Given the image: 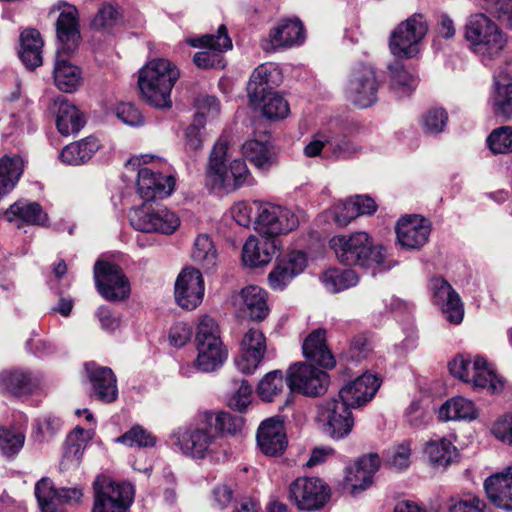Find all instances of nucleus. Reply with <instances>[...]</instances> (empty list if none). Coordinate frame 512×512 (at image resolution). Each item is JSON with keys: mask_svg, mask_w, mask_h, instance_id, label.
I'll list each match as a JSON object with an SVG mask.
<instances>
[{"mask_svg": "<svg viewBox=\"0 0 512 512\" xmlns=\"http://www.w3.org/2000/svg\"><path fill=\"white\" fill-rule=\"evenodd\" d=\"M179 76L178 68L169 60L150 61L139 72L138 86L143 100L155 108H169L170 94Z\"/></svg>", "mask_w": 512, "mask_h": 512, "instance_id": "f257e3e1", "label": "nucleus"}, {"mask_svg": "<svg viewBox=\"0 0 512 512\" xmlns=\"http://www.w3.org/2000/svg\"><path fill=\"white\" fill-rule=\"evenodd\" d=\"M330 248L337 260L345 266L374 268L384 263L386 250L382 245L374 244L366 232L350 235H337L330 239Z\"/></svg>", "mask_w": 512, "mask_h": 512, "instance_id": "f03ea898", "label": "nucleus"}, {"mask_svg": "<svg viewBox=\"0 0 512 512\" xmlns=\"http://www.w3.org/2000/svg\"><path fill=\"white\" fill-rule=\"evenodd\" d=\"M227 152L228 141L221 137L215 143L210 153L206 171L207 178L212 187L229 193L245 185H253L254 178L244 160L235 159L227 167Z\"/></svg>", "mask_w": 512, "mask_h": 512, "instance_id": "7ed1b4c3", "label": "nucleus"}, {"mask_svg": "<svg viewBox=\"0 0 512 512\" xmlns=\"http://www.w3.org/2000/svg\"><path fill=\"white\" fill-rule=\"evenodd\" d=\"M197 357L194 366L202 372H213L219 369L228 357L218 323L210 316L201 318L195 337Z\"/></svg>", "mask_w": 512, "mask_h": 512, "instance_id": "20e7f679", "label": "nucleus"}, {"mask_svg": "<svg viewBox=\"0 0 512 512\" xmlns=\"http://www.w3.org/2000/svg\"><path fill=\"white\" fill-rule=\"evenodd\" d=\"M171 438L184 455L193 459H204L212 453V446L216 440L211 427L210 411L199 413L195 423L179 427Z\"/></svg>", "mask_w": 512, "mask_h": 512, "instance_id": "39448f33", "label": "nucleus"}, {"mask_svg": "<svg viewBox=\"0 0 512 512\" xmlns=\"http://www.w3.org/2000/svg\"><path fill=\"white\" fill-rule=\"evenodd\" d=\"M94 504L91 512H127L134 500V486L98 475L93 482Z\"/></svg>", "mask_w": 512, "mask_h": 512, "instance_id": "423d86ee", "label": "nucleus"}, {"mask_svg": "<svg viewBox=\"0 0 512 512\" xmlns=\"http://www.w3.org/2000/svg\"><path fill=\"white\" fill-rule=\"evenodd\" d=\"M129 220L134 229L145 233L172 234L180 225L175 212L149 202L134 209Z\"/></svg>", "mask_w": 512, "mask_h": 512, "instance_id": "0eeeda50", "label": "nucleus"}, {"mask_svg": "<svg viewBox=\"0 0 512 512\" xmlns=\"http://www.w3.org/2000/svg\"><path fill=\"white\" fill-rule=\"evenodd\" d=\"M299 225L298 216L289 208L264 203L257 207L255 229L265 238L276 239L280 234H286Z\"/></svg>", "mask_w": 512, "mask_h": 512, "instance_id": "6e6552de", "label": "nucleus"}, {"mask_svg": "<svg viewBox=\"0 0 512 512\" xmlns=\"http://www.w3.org/2000/svg\"><path fill=\"white\" fill-rule=\"evenodd\" d=\"M93 274L96 289L105 300L118 302L129 297L130 283L119 265L97 260Z\"/></svg>", "mask_w": 512, "mask_h": 512, "instance_id": "1a4fd4ad", "label": "nucleus"}, {"mask_svg": "<svg viewBox=\"0 0 512 512\" xmlns=\"http://www.w3.org/2000/svg\"><path fill=\"white\" fill-rule=\"evenodd\" d=\"M329 498L330 487L317 477H298L288 488V499L299 510H319Z\"/></svg>", "mask_w": 512, "mask_h": 512, "instance_id": "9d476101", "label": "nucleus"}, {"mask_svg": "<svg viewBox=\"0 0 512 512\" xmlns=\"http://www.w3.org/2000/svg\"><path fill=\"white\" fill-rule=\"evenodd\" d=\"M351 407L337 397L324 400L319 405L322 432L333 440L346 438L354 427Z\"/></svg>", "mask_w": 512, "mask_h": 512, "instance_id": "9b49d317", "label": "nucleus"}, {"mask_svg": "<svg viewBox=\"0 0 512 512\" xmlns=\"http://www.w3.org/2000/svg\"><path fill=\"white\" fill-rule=\"evenodd\" d=\"M329 384L328 373L311 364L298 362L287 372V386L305 396L319 397L327 391Z\"/></svg>", "mask_w": 512, "mask_h": 512, "instance_id": "f8f14e48", "label": "nucleus"}, {"mask_svg": "<svg viewBox=\"0 0 512 512\" xmlns=\"http://www.w3.org/2000/svg\"><path fill=\"white\" fill-rule=\"evenodd\" d=\"M186 42L195 48H201L193 56V63L200 69L213 68L220 62V53L232 48L229 34H202L198 38H188Z\"/></svg>", "mask_w": 512, "mask_h": 512, "instance_id": "ddd939ff", "label": "nucleus"}, {"mask_svg": "<svg viewBox=\"0 0 512 512\" xmlns=\"http://www.w3.org/2000/svg\"><path fill=\"white\" fill-rule=\"evenodd\" d=\"M35 496L41 512H62L59 505L78 503L83 493L77 487L57 489L50 478L44 477L35 485Z\"/></svg>", "mask_w": 512, "mask_h": 512, "instance_id": "4468645a", "label": "nucleus"}, {"mask_svg": "<svg viewBox=\"0 0 512 512\" xmlns=\"http://www.w3.org/2000/svg\"><path fill=\"white\" fill-rule=\"evenodd\" d=\"M378 82L372 67L361 64L352 72L348 92L351 101L360 108H367L377 101Z\"/></svg>", "mask_w": 512, "mask_h": 512, "instance_id": "2eb2a0df", "label": "nucleus"}, {"mask_svg": "<svg viewBox=\"0 0 512 512\" xmlns=\"http://www.w3.org/2000/svg\"><path fill=\"white\" fill-rule=\"evenodd\" d=\"M204 290V280L200 270L184 268L175 282V300L180 307L193 310L201 304Z\"/></svg>", "mask_w": 512, "mask_h": 512, "instance_id": "dca6fc26", "label": "nucleus"}, {"mask_svg": "<svg viewBox=\"0 0 512 512\" xmlns=\"http://www.w3.org/2000/svg\"><path fill=\"white\" fill-rule=\"evenodd\" d=\"M381 383L382 379L376 374L365 372L343 386L337 398L351 408L362 407L373 399Z\"/></svg>", "mask_w": 512, "mask_h": 512, "instance_id": "f3484780", "label": "nucleus"}, {"mask_svg": "<svg viewBox=\"0 0 512 512\" xmlns=\"http://www.w3.org/2000/svg\"><path fill=\"white\" fill-rule=\"evenodd\" d=\"M380 466L381 460L376 453H369L359 457L353 466L346 468L345 488L352 495L366 490L372 485L374 475Z\"/></svg>", "mask_w": 512, "mask_h": 512, "instance_id": "a211bd4d", "label": "nucleus"}, {"mask_svg": "<svg viewBox=\"0 0 512 512\" xmlns=\"http://www.w3.org/2000/svg\"><path fill=\"white\" fill-rule=\"evenodd\" d=\"M240 354L235 364L243 374H252L260 365L266 352V338L259 329L251 328L243 336Z\"/></svg>", "mask_w": 512, "mask_h": 512, "instance_id": "6ab92c4d", "label": "nucleus"}, {"mask_svg": "<svg viewBox=\"0 0 512 512\" xmlns=\"http://www.w3.org/2000/svg\"><path fill=\"white\" fill-rule=\"evenodd\" d=\"M433 303L440 306L446 319L452 324H460L464 317V306L459 294L442 277L431 280Z\"/></svg>", "mask_w": 512, "mask_h": 512, "instance_id": "aec40b11", "label": "nucleus"}, {"mask_svg": "<svg viewBox=\"0 0 512 512\" xmlns=\"http://www.w3.org/2000/svg\"><path fill=\"white\" fill-rule=\"evenodd\" d=\"M257 445L266 456L281 455L288 444L284 423L278 416L270 417L261 422L256 435Z\"/></svg>", "mask_w": 512, "mask_h": 512, "instance_id": "412c9836", "label": "nucleus"}, {"mask_svg": "<svg viewBox=\"0 0 512 512\" xmlns=\"http://www.w3.org/2000/svg\"><path fill=\"white\" fill-rule=\"evenodd\" d=\"M307 266V257L303 251H292L277 262L268 274L269 287L274 291H282L291 280L303 272Z\"/></svg>", "mask_w": 512, "mask_h": 512, "instance_id": "4be33fe9", "label": "nucleus"}, {"mask_svg": "<svg viewBox=\"0 0 512 512\" xmlns=\"http://www.w3.org/2000/svg\"><path fill=\"white\" fill-rule=\"evenodd\" d=\"M396 235L402 247L420 249L423 247L431 232L430 222L418 215L402 217L396 225Z\"/></svg>", "mask_w": 512, "mask_h": 512, "instance_id": "5701e85b", "label": "nucleus"}, {"mask_svg": "<svg viewBox=\"0 0 512 512\" xmlns=\"http://www.w3.org/2000/svg\"><path fill=\"white\" fill-rule=\"evenodd\" d=\"M175 187V178L172 175H163L153 172L147 167L138 170L137 188L145 203L157 198L169 196Z\"/></svg>", "mask_w": 512, "mask_h": 512, "instance_id": "b1692460", "label": "nucleus"}, {"mask_svg": "<svg viewBox=\"0 0 512 512\" xmlns=\"http://www.w3.org/2000/svg\"><path fill=\"white\" fill-rule=\"evenodd\" d=\"M87 377L92 386V396L104 403L114 402L118 397L117 379L109 367L94 362L85 364Z\"/></svg>", "mask_w": 512, "mask_h": 512, "instance_id": "393cba45", "label": "nucleus"}, {"mask_svg": "<svg viewBox=\"0 0 512 512\" xmlns=\"http://www.w3.org/2000/svg\"><path fill=\"white\" fill-rule=\"evenodd\" d=\"M484 489L495 506L512 511V466L489 476L484 482Z\"/></svg>", "mask_w": 512, "mask_h": 512, "instance_id": "a878e982", "label": "nucleus"}, {"mask_svg": "<svg viewBox=\"0 0 512 512\" xmlns=\"http://www.w3.org/2000/svg\"><path fill=\"white\" fill-rule=\"evenodd\" d=\"M303 355L310 362L324 369H332L336 360L326 343V330L317 328L310 332L302 345Z\"/></svg>", "mask_w": 512, "mask_h": 512, "instance_id": "bb28decb", "label": "nucleus"}, {"mask_svg": "<svg viewBox=\"0 0 512 512\" xmlns=\"http://www.w3.org/2000/svg\"><path fill=\"white\" fill-rule=\"evenodd\" d=\"M276 250L277 239L250 236L243 245V263L249 267L267 265L272 260Z\"/></svg>", "mask_w": 512, "mask_h": 512, "instance_id": "cd10ccee", "label": "nucleus"}, {"mask_svg": "<svg viewBox=\"0 0 512 512\" xmlns=\"http://www.w3.org/2000/svg\"><path fill=\"white\" fill-rule=\"evenodd\" d=\"M56 113V128L62 136L78 134L85 126L86 120L82 111L64 98L54 102Z\"/></svg>", "mask_w": 512, "mask_h": 512, "instance_id": "c85d7f7f", "label": "nucleus"}, {"mask_svg": "<svg viewBox=\"0 0 512 512\" xmlns=\"http://www.w3.org/2000/svg\"><path fill=\"white\" fill-rule=\"evenodd\" d=\"M38 385V380L27 370L10 369L0 373V387L14 397L30 395Z\"/></svg>", "mask_w": 512, "mask_h": 512, "instance_id": "c756f323", "label": "nucleus"}, {"mask_svg": "<svg viewBox=\"0 0 512 512\" xmlns=\"http://www.w3.org/2000/svg\"><path fill=\"white\" fill-rule=\"evenodd\" d=\"M47 17L54 23L57 33L80 32V15L74 4L58 0L50 6Z\"/></svg>", "mask_w": 512, "mask_h": 512, "instance_id": "7c9ffc66", "label": "nucleus"}, {"mask_svg": "<svg viewBox=\"0 0 512 512\" xmlns=\"http://www.w3.org/2000/svg\"><path fill=\"white\" fill-rule=\"evenodd\" d=\"M101 146L98 138L88 136L66 145L60 153V159L68 165H83L93 158Z\"/></svg>", "mask_w": 512, "mask_h": 512, "instance_id": "2f4dec72", "label": "nucleus"}, {"mask_svg": "<svg viewBox=\"0 0 512 512\" xmlns=\"http://www.w3.org/2000/svg\"><path fill=\"white\" fill-rule=\"evenodd\" d=\"M470 49L482 58L483 63L497 57L507 43L506 34H464Z\"/></svg>", "mask_w": 512, "mask_h": 512, "instance_id": "473e14b6", "label": "nucleus"}, {"mask_svg": "<svg viewBox=\"0 0 512 512\" xmlns=\"http://www.w3.org/2000/svg\"><path fill=\"white\" fill-rule=\"evenodd\" d=\"M44 41L41 34H20L17 54L29 71H35L43 64Z\"/></svg>", "mask_w": 512, "mask_h": 512, "instance_id": "72a5a7b5", "label": "nucleus"}, {"mask_svg": "<svg viewBox=\"0 0 512 512\" xmlns=\"http://www.w3.org/2000/svg\"><path fill=\"white\" fill-rule=\"evenodd\" d=\"M5 216L9 222L18 218L28 225L35 226H46L49 220L48 214L39 203L26 200H19L12 204L5 211Z\"/></svg>", "mask_w": 512, "mask_h": 512, "instance_id": "f704fd0d", "label": "nucleus"}, {"mask_svg": "<svg viewBox=\"0 0 512 512\" xmlns=\"http://www.w3.org/2000/svg\"><path fill=\"white\" fill-rule=\"evenodd\" d=\"M473 374L470 378L472 386L477 389H485L491 394L499 393L504 387L499 377L487 360L483 357H476L473 362Z\"/></svg>", "mask_w": 512, "mask_h": 512, "instance_id": "c9c22d12", "label": "nucleus"}, {"mask_svg": "<svg viewBox=\"0 0 512 512\" xmlns=\"http://www.w3.org/2000/svg\"><path fill=\"white\" fill-rule=\"evenodd\" d=\"M240 297L243 302V311L251 320L261 321L269 313L267 293L256 285H250L241 290Z\"/></svg>", "mask_w": 512, "mask_h": 512, "instance_id": "e433bc0d", "label": "nucleus"}, {"mask_svg": "<svg viewBox=\"0 0 512 512\" xmlns=\"http://www.w3.org/2000/svg\"><path fill=\"white\" fill-rule=\"evenodd\" d=\"M24 172V161L19 155L0 158V200L16 186Z\"/></svg>", "mask_w": 512, "mask_h": 512, "instance_id": "4c0bfd02", "label": "nucleus"}, {"mask_svg": "<svg viewBox=\"0 0 512 512\" xmlns=\"http://www.w3.org/2000/svg\"><path fill=\"white\" fill-rule=\"evenodd\" d=\"M53 76L57 88L65 93L76 91L82 82L80 68L65 58L55 59Z\"/></svg>", "mask_w": 512, "mask_h": 512, "instance_id": "58836bf2", "label": "nucleus"}, {"mask_svg": "<svg viewBox=\"0 0 512 512\" xmlns=\"http://www.w3.org/2000/svg\"><path fill=\"white\" fill-rule=\"evenodd\" d=\"M250 104L255 109H260L263 116L270 120L284 119L290 113L287 100L274 90L259 96L255 101H250Z\"/></svg>", "mask_w": 512, "mask_h": 512, "instance_id": "ea45409f", "label": "nucleus"}, {"mask_svg": "<svg viewBox=\"0 0 512 512\" xmlns=\"http://www.w3.org/2000/svg\"><path fill=\"white\" fill-rule=\"evenodd\" d=\"M243 156L258 170L268 171L276 163V154L272 148L258 140L246 141L242 146Z\"/></svg>", "mask_w": 512, "mask_h": 512, "instance_id": "a19ab883", "label": "nucleus"}, {"mask_svg": "<svg viewBox=\"0 0 512 512\" xmlns=\"http://www.w3.org/2000/svg\"><path fill=\"white\" fill-rule=\"evenodd\" d=\"M191 257L205 272L214 269L218 262V253L209 235H198L194 241Z\"/></svg>", "mask_w": 512, "mask_h": 512, "instance_id": "79ce46f5", "label": "nucleus"}, {"mask_svg": "<svg viewBox=\"0 0 512 512\" xmlns=\"http://www.w3.org/2000/svg\"><path fill=\"white\" fill-rule=\"evenodd\" d=\"M276 72L277 69L271 64H261L255 68L247 85L249 101H255L259 96L273 90L272 77Z\"/></svg>", "mask_w": 512, "mask_h": 512, "instance_id": "37998d69", "label": "nucleus"}, {"mask_svg": "<svg viewBox=\"0 0 512 512\" xmlns=\"http://www.w3.org/2000/svg\"><path fill=\"white\" fill-rule=\"evenodd\" d=\"M476 417L474 403L464 397L458 396L446 401L439 409V418L449 420H472Z\"/></svg>", "mask_w": 512, "mask_h": 512, "instance_id": "c03bdc74", "label": "nucleus"}, {"mask_svg": "<svg viewBox=\"0 0 512 512\" xmlns=\"http://www.w3.org/2000/svg\"><path fill=\"white\" fill-rule=\"evenodd\" d=\"M211 427L216 436H235L240 433L245 425V419L241 415L231 414L226 411L213 413L210 411Z\"/></svg>", "mask_w": 512, "mask_h": 512, "instance_id": "a18cd8bd", "label": "nucleus"}, {"mask_svg": "<svg viewBox=\"0 0 512 512\" xmlns=\"http://www.w3.org/2000/svg\"><path fill=\"white\" fill-rule=\"evenodd\" d=\"M123 20V9L116 2H103L90 22L95 31L114 28Z\"/></svg>", "mask_w": 512, "mask_h": 512, "instance_id": "49530a36", "label": "nucleus"}, {"mask_svg": "<svg viewBox=\"0 0 512 512\" xmlns=\"http://www.w3.org/2000/svg\"><path fill=\"white\" fill-rule=\"evenodd\" d=\"M359 281L358 274L352 269H329L322 275L325 288L331 293H337L355 286Z\"/></svg>", "mask_w": 512, "mask_h": 512, "instance_id": "de8ad7c7", "label": "nucleus"}, {"mask_svg": "<svg viewBox=\"0 0 512 512\" xmlns=\"http://www.w3.org/2000/svg\"><path fill=\"white\" fill-rule=\"evenodd\" d=\"M425 34H391L389 48L398 59L412 58L419 53V43Z\"/></svg>", "mask_w": 512, "mask_h": 512, "instance_id": "09e8293b", "label": "nucleus"}, {"mask_svg": "<svg viewBox=\"0 0 512 512\" xmlns=\"http://www.w3.org/2000/svg\"><path fill=\"white\" fill-rule=\"evenodd\" d=\"M391 74V86L400 97L410 96L418 85V80L408 73L403 64L396 60L388 66Z\"/></svg>", "mask_w": 512, "mask_h": 512, "instance_id": "8fccbe9b", "label": "nucleus"}, {"mask_svg": "<svg viewBox=\"0 0 512 512\" xmlns=\"http://www.w3.org/2000/svg\"><path fill=\"white\" fill-rule=\"evenodd\" d=\"M285 386H287V378H284L283 372L273 370L261 379L257 386V394L262 401L271 402L283 392Z\"/></svg>", "mask_w": 512, "mask_h": 512, "instance_id": "3c124183", "label": "nucleus"}, {"mask_svg": "<svg viewBox=\"0 0 512 512\" xmlns=\"http://www.w3.org/2000/svg\"><path fill=\"white\" fill-rule=\"evenodd\" d=\"M425 452L433 465L446 467L456 455V448L451 441L442 438L429 442Z\"/></svg>", "mask_w": 512, "mask_h": 512, "instance_id": "603ef678", "label": "nucleus"}, {"mask_svg": "<svg viewBox=\"0 0 512 512\" xmlns=\"http://www.w3.org/2000/svg\"><path fill=\"white\" fill-rule=\"evenodd\" d=\"M493 110L495 115L502 117L504 120L512 119V81L507 83L496 82Z\"/></svg>", "mask_w": 512, "mask_h": 512, "instance_id": "864d4df0", "label": "nucleus"}, {"mask_svg": "<svg viewBox=\"0 0 512 512\" xmlns=\"http://www.w3.org/2000/svg\"><path fill=\"white\" fill-rule=\"evenodd\" d=\"M90 436L82 427H75L66 437L64 442V457L80 461Z\"/></svg>", "mask_w": 512, "mask_h": 512, "instance_id": "5fc2aeb1", "label": "nucleus"}, {"mask_svg": "<svg viewBox=\"0 0 512 512\" xmlns=\"http://www.w3.org/2000/svg\"><path fill=\"white\" fill-rule=\"evenodd\" d=\"M306 34H267L261 40V47L265 52L273 53L292 47L300 46L304 43Z\"/></svg>", "mask_w": 512, "mask_h": 512, "instance_id": "6e6d98bb", "label": "nucleus"}, {"mask_svg": "<svg viewBox=\"0 0 512 512\" xmlns=\"http://www.w3.org/2000/svg\"><path fill=\"white\" fill-rule=\"evenodd\" d=\"M116 442L129 447L148 448L156 444V437L141 425H134L116 439Z\"/></svg>", "mask_w": 512, "mask_h": 512, "instance_id": "4d7b16f0", "label": "nucleus"}, {"mask_svg": "<svg viewBox=\"0 0 512 512\" xmlns=\"http://www.w3.org/2000/svg\"><path fill=\"white\" fill-rule=\"evenodd\" d=\"M486 143L493 154L512 153V127L494 129L487 137Z\"/></svg>", "mask_w": 512, "mask_h": 512, "instance_id": "13d9d810", "label": "nucleus"}, {"mask_svg": "<svg viewBox=\"0 0 512 512\" xmlns=\"http://www.w3.org/2000/svg\"><path fill=\"white\" fill-rule=\"evenodd\" d=\"M25 443V434L20 430L0 428V451L11 458L17 455Z\"/></svg>", "mask_w": 512, "mask_h": 512, "instance_id": "bf43d9fd", "label": "nucleus"}, {"mask_svg": "<svg viewBox=\"0 0 512 512\" xmlns=\"http://www.w3.org/2000/svg\"><path fill=\"white\" fill-rule=\"evenodd\" d=\"M236 390L228 399V406L240 413L244 412L251 403L252 386L246 379L233 380Z\"/></svg>", "mask_w": 512, "mask_h": 512, "instance_id": "052dcab7", "label": "nucleus"}, {"mask_svg": "<svg viewBox=\"0 0 512 512\" xmlns=\"http://www.w3.org/2000/svg\"><path fill=\"white\" fill-rule=\"evenodd\" d=\"M115 116L123 123L131 127L142 126L145 118L139 108L131 102H120L113 108Z\"/></svg>", "mask_w": 512, "mask_h": 512, "instance_id": "680f3d73", "label": "nucleus"}, {"mask_svg": "<svg viewBox=\"0 0 512 512\" xmlns=\"http://www.w3.org/2000/svg\"><path fill=\"white\" fill-rule=\"evenodd\" d=\"M372 352V344L364 335L359 334L352 338L349 348L343 353L347 361L359 362L366 359Z\"/></svg>", "mask_w": 512, "mask_h": 512, "instance_id": "e2e57ef3", "label": "nucleus"}, {"mask_svg": "<svg viewBox=\"0 0 512 512\" xmlns=\"http://www.w3.org/2000/svg\"><path fill=\"white\" fill-rule=\"evenodd\" d=\"M465 32H501L494 18L486 13L470 14L465 23Z\"/></svg>", "mask_w": 512, "mask_h": 512, "instance_id": "0e129e2a", "label": "nucleus"}, {"mask_svg": "<svg viewBox=\"0 0 512 512\" xmlns=\"http://www.w3.org/2000/svg\"><path fill=\"white\" fill-rule=\"evenodd\" d=\"M56 58L69 59L79 47L82 40L81 34H56Z\"/></svg>", "mask_w": 512, "mask_h": 512, "instance_id": "69168bd1", "label": "nucleus"}, {"mask_svg": "<svg viewBox=\"0 0 512 512\" xmlns=\"http://www.w3.org/2000/svg\"><path fill=\"white\" fill-rule=\"evenodd\" d=\"M448 120L447 112L442 108H433L427 111L423 117V125L426 133H441Z\"/></svg>", "mask_w": 512, "mask_h": 512, "instance_id": "338daca9", "label": "nucleus"}, {"mask_svg": "<svg viewBox=\"0 0 512 512\" xmlns=\"http://www.w3.org/2000/svg\"><path fill=\"white\" fill-rule=\"evenodd\" d=\"M197 113L195 119L200 124L204 122V117L214 118L220 113V102L215 96L205 95L196 100Z\"/></svg>", "mask_w": 512, "mask_h": 512, "instance_id": "774afa93", "label": "nucleus"}]
</instances>
